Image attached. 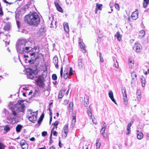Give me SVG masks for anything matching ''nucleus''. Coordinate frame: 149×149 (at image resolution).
<instances>
[{"instance_id": "9d476101", "label": "nucleus", "mask_w": 149, "mask_h": 149, "mask_svg": "<svg viewBox=\"0 0 149 149\" xmlns=\"http://www.w3.org/2000/svg\"><path fill=\"white\" fill-rule=\"evenodd\" d=\"M141 47L140 44L138 43H135L133 47V49L136 50V52H140Z\"/></svg>"}, {"instance_id": "13d9d810", "label": "nucleus", "mask_w": 149, "mask_h": 149, "mask_svg": "<svg viewBox=\"0 0 149 149\" xmlns=\"http://www.w3.org/2000/svg\"><path fill=\"white\" fill-rule=\"evenodd\" d=\"M76 121V118L75 116H73V118L72 120V123H74Z\"/></svg>"}, {"instance_id": "2eb2a0df", "label": "nucleus", "mask_w": 149, "mask_h": 149, "mask_svg": "<svg viewBox=\"0 0 149 149\" xmlns=\"http://www.w3.org/2000/svg\"><path fill=\"white\" fill-rule=\"evenodd\" d=\"M137 137L138 139L139 140L142 139L143 136V134L142 133L139 132L138 130L136 132Z\"/></svg>"}, {"instance_id": "0e129e2a", "label": "nucleus", "mask_w": 149, "mask_h": 149, "mask_svg": "<svg viewBox=\"0 0 149 149\" xmlns=\"http://www.w3.org/2000/svg\"><path fill=\"white\" fill-rule=\"evenodd\" d=\"M122 93L123 94V95L124 94H126L125 89H124V88L122 89Z\"/></svg>"}, {"instance_id": "de8ad7c7", "label": "nucleus", "mask_w": 149, "mask_h": 149, "mask_svg": "<svg viewBox=\"0 0 149 149\" xmlns=\"http://www.w3.org/2000/svg\"><path fill=\"white\" fill-rule=\"evenodd\" d=\"M3 15L1 6H0V15L2 16Z\"/></svg>"}, {"instance_id": "423d86ee", "label": "nucleus", "mask_w": 149, "mask_h": 149, "mask_svg": "<svg viewBox=\"0 0 149 149\" xmlns=\"http://www.w3.org/2000/svg\"><path fill=\"white\" fill-rule=\"evenodd\" d=\"M45 79L43 76L40 75L36 80V82L40 88H43L45 87Z\"/></svg>"}, {"instance_id": "6ab92c4d", "label": "nucleus", "mask_w": 149, "mask_h": 149, "mask_svg": "<svg viewBox=\"0 0 149 149\" xmlns=\"http://www.w3.org/2000/svg\"><path fill=\"white\" fill-rule=\"evenodd\" d=\"M145 35V32L144 30H142L139 31V38H142Z\"/></svg>"}, {"instance_id": "6e6552de", "label": "nucleus", "mask_w": 149, "mask_h": 149, "mask_svg": "<svg viewBox=\"0 0 149 149\" xmlns=\"http://www.w3.org/2000/svg\"><path fill=\"white\" fill-rule=\"evenodd\" d=\"M79 42L80 47L83 53H85L86 52V48L84 43L81 42V40L80 38L79 39Z\"/></svg>"}, {"instance_id": "a878e982", "label": "nucleus", "mask_w": 149, "mask_h": 149, "mask_svg": "<svg viewBox=\"0 0 149 149\" xmlns=\"http://www.w3.org/2000/svg\"><path fill=\"white\" fill-rule=\"evenodd\" d=\"M87 112L89 116L91 118H92V114L91 112V109L90 108V106H89L88 108H87Z\"/></svg>"}, {"instance_id": "f03ea898", "label": "nucleus", "mask_w": 149, "mask_h": 149, "mask_svg": "<svg viewBox=\"0 0 149 149\" xmlns=\"http://www.w3.org/2000/svg\"><path fill=\"white\" fill-rule=\"evenodd\" d=\"M31 42L25 39H22L17 43L16 49L17 52L20 54H23L31 50Z\"/></svg>"}, {"instance_id": "cd10ccee", "label": "nucleus", "mask_w": 149, "mask_h": 149, "mask_svg": "<svg viewBox=\"0 0 149 149\" xmlns=\"http://www.w3.org/2000/svg\"><path fill=\"white\" fill-rule=\"evenodd\" d=\"M56 21L54 19V17H52V20L51 21L50 25L51 28H53L54 26V24L56 26Z\"/></svg>"}, {"instance_id": "dca6fc26", "label": "nucleus", "mask_w": 149, "mask_h": 149, "mask_svg": "<svg viewBox=\"0 0 149 149\" xmlns=\"http://www.w3.org/2000/svg\"><path fill=\"white\" fill-rule=\"evenodd\" d=\"M53 62L55 65L56 68H57L58 67V58L57 56H55L53 58Z\"/></svg>"}, {"instance_id": "58836bf2", "label": "nucleus", "mask_w": 149, "mask_h": 149, "mask_svg": "<svg viewBox=\"0 0 149 149\" xmlns=\"http://www.w3.org/2000/svg\"><path fill=\"white\" fill-rule=\"evenodd\" d=\"M136 79V78H132V80L131 81V83L132 85L133 84H134L135 83V81Z\"/></svg>"}, {"instance_id": "5fc2aeb1", "label": "nucleus", "mask_w": 149, "mask_h": 149, "mask_svg": "<svg viewBox=\"0 0 149 149\" xmlns=\"http://www.w3.org/2000/svg\"><path fill=\"white\" fill-rule=\"evenodd\" d=\"M127 132L126 133V134L127 135H128L129 134H130V133L131 132L130 128L127 127Z\"/></svg>"}, {"instance_id": "a18cd8bd", "label": "nucleus", "mask_w": 149, "mask_h": 149, "mask_svg": "<svg viewBox=\"0 0 149 149\" xmlns=\"http://www.w3.org/2000/svg\"><path fill=\"white\" fill-rule=\"evenodd\" d=\"M63 95L62 94V93L61 92H59L58 95V99H61L62 98Z\"/></svg>"}, {"instance_id": "9b49d317", "label": "nucleus", "mask_w": 149, "mask_h": 149, "mask_svg": "<svg viewBox=\"0 0 149 149\" xmlns=\"http://www.w3.org/2000/svg\"><path fill=\"white\" fill-rule=\"evenodd\" d=\"M109 96L111 100L116 104H117L116 101L113 97V93L112 91H110L109 93Z\"/></svg>"}, {"instance_id": "a211bd4d", "label": "nucleus", "mask_w": 149, "mask_h": 149, "mask_svg": "<svg viewBox=\"0 0 149 149\" xmlns=\"http://www.w3.org/2000/svg\"><path fill=\"white\" fill-rule=\"evenodd\" d=\"M102 4H99L98 3H97L96 4V9L95 10V13H97V10H102Z\"/></svg>"}, {"instance_id": "f704fd0d", "label": "nucleus", "mask_w": 149, "mask_h": 149, "mask_svg": "<svg viewBox=\"0 0 149 149\" xmlns=\"http://www.w3.org/2000/svg\"><path fill=\"white\" fill-rule=\"evenodd\" d=\"M101 145V143L99 142V140H97L96 143L97 149L99 148Z\"/></svg>"}, {"instance_id": "8fccbe9b", "label": "nucleus", "mask_w": 149, "mask_h": 149, "mask_svg": "<svg viewBox=\"0 0 149 149\" xmlns=\"http://www.w3.org/2000/svg\"><path fill=\"white\" fill-rule=\"evenodd\" d=\"M92 121L93 123L95 124H97V121L96 118H94L92 119Z\"/></svg>"}, {"instance_id": "338daca9", "label": "nucleus", "mask_w": 149, "mask_h": 149, "mask_svg": "<svg viewBox=\"0 0 149 149\" xmlns=\"http://www.w3.org/2000/svg\"><path fill=\"white\" fill-rule=\"evenodd\" d=\"M114 65L115 66V67L116 68H118V62H116V63H114Z\"/></svg>"}, {"instance_id": "0eeeda50", "label": "nucleus", "mask_w": 149, "mask_h": 149, "mask_svg": "<svg viewBox=\"0 0 149 149\" xmlns=\"http://www.w3.org/2000/svg\"><path fill=\"white\" fill-rule=\"evenodd\" d=\"M33 113H35L36 115L34 114H32L31 112L30 113V114L31 115V116H29L28 118L29 120L31 121V122L33 123H35V121L37 119V111L35 112H33Z\"/></svg>"}, {"instance_id": "69168bd1", "label": "nucleus", "mask_w": 149, "mask_h": 149, "mask_svg": "<svg viewBox=\"0 0 149 149\" xmlns=\"http://www.w3.org/2000/svg\"><path fill=\"white\" fill-rule=\"evenodd\" d=\"M69 75V74H65H65H64L63 77L65 79H66L68 77Z\"/></svg>"}, {"instance_id": "c85d7f7f", "label": "nucleus", "mask_w": 149, "mask_h": 149, "mask_svg": "<svg viewBox=\"0 0 149 149\" xmlns=\"http://www.w3.org/2000/svg\"><path fill=\"white\" fill-rule=\"evenodd\" d=\"M149 3V0H144V2L143 3V7L146 8L147 6V5Z\"/></svg>"}, {"instance_id": "72a5a7b5", "label": "nucleus", "mask_w": 149, "mask_h": 149, "mask_svg": "<svg viewBox=\"0 0 149 149\" xmlns=\"http://www.w3.org/2000/svg\"><path fill=\"white\" fill-rule=\"evenodd\" d=\"M69 76H71L73 74V71L72 67H70L69 71Z\"/></svg>"}, {"instance_id": "052dcab7", "label": "nucleus", "mask_w": 149, "mask_h": 149, "mask_svg": "<svg viewBox=\"0 0 149 149\" xmlns=\"http://www.w3.org/2000/svg\"><path fill=\"white\" fill-rule=\"evenodd\" d=\"M16 24L18 28L20 27V22L17 20H16Z\"/></svg>"}, {"instance_id": "f3484780", "label": "nucleus", "mask_w": 149, "mask_h": 149, "mask_svg": "<svg viewBox=\"0 0 149 149\" xmlns=\"http://www.w3.org/2000/svg\"><path fill=\"white\" fill-rule=\"evenodd\" d=\"M63 27L65 31L67 33L69 32V29L68 24L67 23H64Z\"/></svg>"}, {"instance_id": "4468645a", "label": "nucleus", "mask_w": 149, "mask_h": 149, "mask_svg": "<svg viewBox=\"0 0 149 149\" xmlns=\"http://www.w3.org/2000/svg\"><path fill=\"white\" fill-rule=\"evenodd\" d=\"M129 68H132L134 66V60L132 58L130 57L129 58Z\"/></svg>"}, {"instance_id": "37998d69", "label": "nucleus", "mask_w": 149, "mask_h": 149, "mask_svg": "<svg viewBox=\"0 0 149 149\" xmlns=\"http://www.w3.org/2000/svg\"><path fill=\"white\" fill-rule=\"evenodd\" d=\"M52 79L54 80H56L57 79V77L56 74H53L52 76Z\"/></svg>"}, {"instance_id": "20e7f679", "label": "nucleus", "mask_w": 149, "mask_h": 149, "mask_svg": "<svg viewBox=\"0 0 149 149\" xmlns=\"http://www.w3.org/2000/svg\"><path fill=\"white\" fill-rule=\"evenodd\" d=\"M12 112L10 115L9 112L6 109H4L2 111L1 116L3 117L6 118L7 120L9 121V123H11L13 122V120H14L17 117L18 115H17L15 116V118H14V116L12 114Z\"/></svg>"}, {"instance_id": "ddd939ff", "label": "nucleus", "mask_w": 149, "mask_h": 149, "mask_svg": "<svg viewBox=\"0 0 149 149\" xmlns=\"http://www.w3.org/2000/svg\"><path fill=\"white\" fill-rule=\"evenodd\" d=\"M138 11L136 10L132 14L131 17L133 20H136L138 17Z\"/></svg>"}, {"instance_id": "bf43d9fd", "label": "nucleus", "mask_w": 149, "mask_h": 149, "mask_svg": "<svg viewBox=\"0 0 149 149\" xmlns=\"http://www.w3.org/2000/svg\"><path fill=\"white\" fill-rule=\"evenodd\" d=\"M100 61L101 62H103V61H104V59L103 58V57H102V56H101V53L100 52Z\"/></svg>"}, {"instance_id": "774afa93", "label": "nucleus", "mask_w": 149, "mask_h": 149, "mask_svg": "<svg viewBox=\"0 0 149 149\" xmlns=\"http://www.w3.org/2000/svg\"><path fill=\"white\" fill-rule=\"evenodd\" d=\"M59 146L60 148H61L62 146V143L61 142V140H59Z\"/></svg>"}, {"instance_id": "79ce46f5", "label": "nucleus", "mask_w": 149, "mask_h": 149, "mask_svg": "<svg viewBox=\"0 0 149 149\" xmlns=\"http://www.w3.org/2000/svg\"><path fill=\"white\" fill-rule=\"evenodd\" d=\"M69 69L68 68L66 69L64 71V74H69Z\"/></svg>"}, {"instance_id": "393cba45", "label": "nucleus", "mask_w": 149, "mask_h": 149, "mask_svg": "<svg viewBox=\"0 0 149 149\" xmlns=\"http://www.w3.org/2000/svg\"><path fill=\"white\" fill-rule=\"evenodd\" d=\"M123 99L124 101V104H127L128 103L127 100V95L126 94H124L123 95Z\"/></svg>"}, {"instance_id": "b1692460", "label": "nucleus", "mask_w": 149, "mask_h": 149, "mask_svg": "<svg viewBox=\"0 0 149 149\" xmlns=\"http://www.w3.org/2000/svg\"><path fill=\"white\" fill-rule=\"evenodd\" d=\"M40 91L38 90H36L33 95V97H38L39 96Z\"/></svg>"}, {"instance_id": "1a4fd4ad", "label": "nucleus", "mask_w": 149, "mask_h": 149, "mask_svg": "<svg viewBox=\"0 0 149 149\" xmlns=\"http://www.w3.org/2000/svg\"><path fill=\"white\" fill-rule=\"evenodd\" d=\"M68 124H67L65 125L63 128L64 132L65 135L64 136H63V138L64 139L67 136V133L68 132Z\"/></svg>"}, {"instance_id": "7c9ffc66", "label": "nucleus", "mask_w": 149, "mask_h": 149, "mask_svg": "<svg viewBox=\"0 0 149 149\" xmlns=\"http://www.w3.org/2000/svg\"><path fill=\"white\" fill-rule=\"evenodd\" d=\"M84 105L85 107H87L88 104V99L87 97H86V99L84 98Z\"/></svg>"}, {"instance_id": "f8f14e48", "label": "nucleus", "mask_w": 149, "mask_h": 149, "mask_svg": "<svg viewBox=\"0 0 149 149\" xmlns=\"http://www.w3.org/2000/svg\"><path fill=\"white\" fill-rule=\"evenodd\" d=\"M83 59L81 57L79 58L78 61V66L79 68H83V64L82 62Z\"/></svg>"}, {"instance_id": "3c124183", "label": "nucleus", "mask_w": 149, "mask_h": 149, "mask_svg": "<svg viewBox=\"0 0 149 149\" xmlns=\"http://www.w3.org/2000/svg\"><path fill=\"white\" fill-rule=\"evenodd\" d=\"M73 104L72 102H70L69 104V107L70 109H72L73 107Z\"/></svg>"}, {"instance_id": "bb28decb", "label": "nucleus", "mask_w": 149, "mask_h": 149, "mask_svg": "<svg viewBox=\"0 0 149 149\" xmlns=\"http://www.w3.org/2000/svg\"><path fill=\"white\" fill-rule=\"evenodd\" d=\"M44 113H43L41 114V116L40 118H39V120L38 121V123L39 124H40L41 123L42 121L43 120V118H44Z\"/></svg>"}, {"instance_id": "09e8293b", "label": "nucleus", "mask_w": 149, "mask_h": 149, "mask_svg": "<svg viewBox=\"0 0 149 149\" xmlns=\"http://www.w3.org/2000/svg\"><path fill=\"white\" fill-rule=\"evenodd\" d=\"M52 133H51L50 136V141L49 142V145L51 144L53 142V141L52 139Z\"/></svg>"}, {"instance_id": "412c9836", "label": "nucleus", "mask_w": 149, "mask_h": 149, "mask_svg": "<svg viewBox=\"0 0 149 149\" xmlns=\"http://www.w3.org/2000/svg\"><path fill=\"white\" fill-rule=\"evenodd\" d=\"M115 37H116L118 40L119 41H120L121 40V36L119 31H118L116 32V33L115 35Z\"/></svg>"}, {"instance_id": "e433bc0d", "label": "nucleus", "mask_w": 149, "mask_h": 149, "mask_svg": "<svg viewBox=\"0 0 149 149\" xmlns=\"http://www.w3.org/2000/svg\"><path fill=\"white\" fill-rule=\"evenodd\" d=\"M132 78H136V75L134 71H133L131 73Z\"/></svg>"}, {"instance_id": "4d7b16f0", "label": "nucleus", "mask_w": 149, "mask_h": 149, "mask_svg": "<svg viewBox=\"0 0 149 149\" xmlns=\"http://www.w3.org/2000/svg\"><path fill=\"white\" fill-rule=\"evenodd\" d=\"M29 5V4H26L24 6L23 8L24 10H26V9L28 8Z\"/></svg>"}, {"instance_id": "473e14b6", "label": "nucleus", "mask_w": 149, "mask_h": 149, "mask_svg": "<svg viewBox=\"0 0 149 149\" xmlns=\"http://www.w3.org/2000/svg\"><path fill=\"white\" fill-rule=\"evenodd\" d=\"M141 81L142 86L143 87L145 86V79L143 77L141 79Z\"/></svg>"}, {"instance_id": "2f4dec72", "label": "nucleus", "mask_w": 149, "mask_h": 149, "mask_svg": "<svg viewBox=\"0 0 149 149\" xmlns=\"http://www.w3.org/2000/svg\"><path fill=\"white\" fill-rule=\"evenodd\" d=\"M26 143V141L24 140H22L20 141V146L22 147V146H23V145H24Z\"/></svg>"}, {"instance_id": "a19ab883", "label": "nucleus", "mask_w": 149, "mask_h": 149, "mask_svg": "<svg viewBox=\"0 0 149 149\" xmlns=\"http://www.w3.org/2000/svg\"><path fill=\"white\" fill-rule=\"evenodd\" d=\"M56 8L57 10L60 12L62 13L63 11L62 9L60 6Z\"/></svg>"}, {"instance_id": "6e6d98bb", "label": "nucleus", "mask_w": 149, "mask_h": 149, "mask_svg": "<svg viewBox=\"0 0 149 149\" xmlns=\"http://www.w3.org/2000/svg\"><path fill=\"white\" fill-rule=\"evenodd\" d=\"M58 121L56 120L54 122V124L52 123V124H53L54 125V126H57L58 125Z\"/></svg>"}, {"instance_id": "e2e57ef3", "label": "nucleus", "mask_w": 149, "mask_h": 149, "mask_svg": "<svg viewBox=\"0 0 149 149\" xmlns=\"http://www.w3.org/2000/svg\"><path fill=\"white\" fill-rule=\"evenodd\" d=\"M54 3L56 8L60 6L59 3L57 2H54Z\"/></svg>"}, {"instance_id": "4be33fe9", "label": "nucleus", "mask_w": 149, "mask_h": 149, "mask_svg": "<svg viewBox=\"0 0 149 149\" xmlns=\"http://www.w3.org/2000/svg\"><path fill=\"white\" fill-rule=\"evenodd\" d=\"M23 127V125L20 124H18L16 128V132H20L21 129Z\"/></svg>"}, {"instance_id": "4c0bfd02", "label": "nucleus", "mask_w": 149, "mask_h": 149, "mask_svg": "<svg viewBox=\"0 0 149 149\" xmlns=\"http://www.w3.org/2000/svg\"><path fill=\"white\" fill-rule=\"evenodd\" d=\"M28 145L26 143L23 146H22L21 147L23 149H28Z\"/></svg>"}, {"instance_id": "aec40b11", "label": "nucleus", "mask_w": 149, "mask_h": 149, "mask_svg": "<svg viewBox=\"0 0 149 149\" xmlns=\"http://www.w3.org/2000/svg\"><path fill=\"white\" fill-rule=\"evenodd\" d=\"M38 59L37 57L35 58H31V59L28 61V62L30 64H33L35 62L36 60Z\"/></svg>"}, {"instance_id": "603ef678", "label": "nucleus", "mask_w": 149, "mask_h": 149, "mask_svg": "<svg viewBox=\"0 0 149 149\" xmlns=\"http://www.w3.org/2000/svg\"><path fill=\"white\" fill-rule=\"evenodd\" d=\"M47 134V132L46 131L43 132L42 133V136H45Z\"/></svg>"}, {"instance_id": "f257e3e1", "label": "nucleus", "mask_w": 149, "mask_h": 149, "mask_svg": "<svg viewBox=\"0 0 149 149\" xmlns=\"http://www.w3.org/2000/svg\"><path fill=\"white\" fill-rule=\"evenodd\" d=\"M24 101V100H20L15 104H14L13 102H10L8 107L12 111V114L14 116V118L18 115L19 113L22 115H24L26 109V107L23 103Z\"/></svg>"}, {"instance_id": "c03bdc74", "label": "nucleus", "mask_w": 149, "mask_h": 149, "mask_svg": "<svg viewBox=\"0 0 149 149\" xmlns=\"http://www.w3.org/2000/svg\"><path fill=\"white\" fill-rule=\"evenodd\" d=\"M133 122L132 121H131L130 123L128 124L127 126V127L128 128H130V127L132 124H133Z\"/></svg>"}, {"instance_id": "c756f323", "label": "nucleus", "mask_w": 149, "mask_h": 149, "mask_svg": "<svg viewBox=\"0 0 149 149\" xmlns=\"http://www.w3.org/2000/svg\"><path fill=\"white\" fill-rule=\"evenodd\" d=\"M4 130L6 132H7L10 131V128L8 125H6L4 127Z\"/></svg>"}, {"instance_id": "49530a36", "label": "nucleus", "mask_w": 149, "mask_h": 149, "mask_svg": "<svg viewBox=\"0 0 149 149\" xmlns=\"http://www.w3.org/2000/svg\"><path fill=\"white\" fill-rule=\"evenodd\" d=\"M5 146L2 143L0 142V149H5Z\"/></svg>"}, {"instance_id": "c9c22d12", "label": "nucleus", "mask_w": 149, "mask_h": 149, "mask_svg": "<svg viewBox=\"0 0 149 149\" xmlns=\"http://www.w3.org/2000/svg\"><path fill=\"white\" fill-rule=\"evenodd\" d=\"M105 130L104 129H101L100 130V133L102 134V135L104 137H106L104 135V132L105 131Z\"/></svg>"}, {"instance_id": "864d4df0", "label": "nucleus", "mask_w": 149, "mask_h": 149, "mask_svg": "<svg viewBox=\"0 0 149 149\" xmlns=\"http://www.w3.org/2000/svg\"><path fill=\"white\" fill-rule=\"evenodd\" d=\"M115 7L117 10H119L120 7L119 5L117 3H116L115 4Z\"/></svg>"}, {"instance_id": "680f3d73", "label": "nucleus", "mask_w": 149, "mask_h": 149, "mask_svg": "<svg viewBox=\"0 0 149 149\" xmlns=\"http://www.w3.org/2000/svg\"><path fill=\"white\" fill-rule=\"evenodd\" d=\"M36 54V52H33V53H30V55L31 56H33V58H34L35 57H35V54Z\"/></svg>"}, {"instance_id": "5701e85b", "label": "nucleus", "mask_w": 149, "mask_h": 149, "mask_svg": "<svg viewBox=\"0 0 149 149\" xmlns=\"http://www.w3.org/2000/svg\"><path fill=\"white\" fill-rule=\"evenodd\" d=\"M136 95H137V98L138 100H140L141 97V91L140 90H138L136 91Z\"/></svg>"}, {"instance_id": "39448f33", "label": "nucleus", "mask_w": 149, "mask_h": 149, "mask_svg": "<svg viewBox=\"0 0 149 149\" xmlns=\"http://www.w3.org/2000/svg\"><path fill=\"white\" fill-rule=\"evenodd\" d=\"M26 74L28 79H32L36 77V71L31 68H27Z\"/></svg>"}, {"instance_id": "ea45409f", "label": "nucleus", "mask_w": 149, "mask_h": 149, "mask_svg": "<svg viewBox=\"0 0 149 149\" xmlns=\"http://www.w3.org/2000/svg\"><path fill=\"white\" fill-rule=\"evenodd\" d=\"M102 123H103V125H102V129H104L105 130L107 127L106 123L104 122H103Z\"/></svg>"}, {"instance_id": "7ed1b4c3", "label": "nucleus", "mask_w": 149, "mask_h": 149, "mask_svg": "<svg viewBox=\"0 0 149 149\" xmlns=\"http://www.w3.org/2000/svg\"><path fill=\"white\" fill-rule=\"evenodd\" d=\"M25 23L32 26H37L40 22V19L37 13L33 12L26 15L24 18Z\"/></svg>"}]
</instances>
